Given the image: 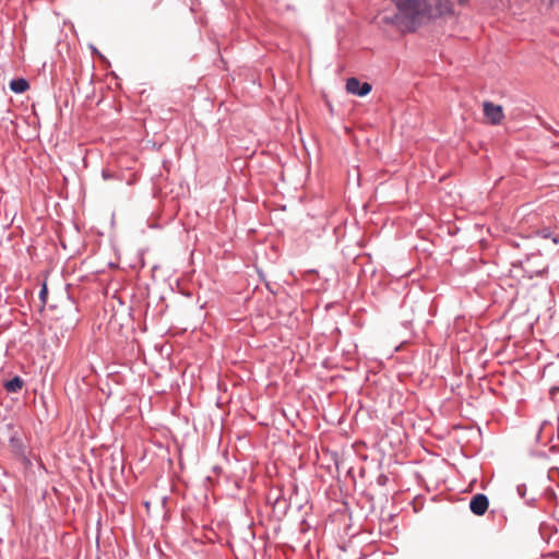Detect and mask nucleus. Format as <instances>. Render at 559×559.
I'll use <instances>...</instances> for the list:
<instances>
[{
    "instance_id": "nucleus-8",
    "label": "nucleus",
    "mask_w": 559,
    "mask_h": 559,
    "mask_svg": "<svg viewBox=\"0 0 559 559\" xmlns=\"http://www.w3.org/2000/svg\"><path fill=\"white\" fill-rule=\"evenodd\" d=\"M47 294V288L46 286L43 287L41 292H40V297L44 298V296Z\"/></svg>"
},
{
    "instance_id": "nucleus-3",
    "label": "nucleus",
    "mask_w": 559,
    "mask_h": 559,
    "mask_svg": "<svg viewBox=\"0 0 559 559\" xmlns=\"http://www.w3.org/2000/svg\"><path fill=\"white\" fill-rule=\"evenodd\" d=\"M346 91L358 96H366L371 91V85L367 82L360 83L356 78H349L346 82Z\"/></svg>"
},
{
    "instance_id": "nucleus-10",
    "label": "nucleus",
    "mask_w": 559,
    "mask_h": 559,
    "mask_svg": "<svg viewBox=\"0 0 559 559\" xmlns=\"http://www.w3.org/2000/svg\"><path fill=\"white\" fill-rule=\"evenodd\" d=\"M103 176H104L105 179L109 178V175H107L106 171L103 173Z\"/></svg>"
},
{
    "instance_id": "nucleus-1",
    "label": "nucleus",
    "mask_w": 559,
    "mask_h": 559,
    "mask_svg": "<svg viewBox=\"0 0 559 559\" xmlns=\"http://www.w3.org/2000/svg\"><path fill=\"white\" fill-rule=\"evenodd\" d=\"M396 12L383 11L380 23L391 25L401 32H414L420 20L428 13V0H391Z\"/></svg>"
},
{
    "instance_id": "nucleus-4",
    "label": "nucleus",
    "mask_w": 559,
    "mask_h": 559,
    "mask_svg": "<svg viewBox=\"0 0 559 559\" xmlns=\"http://www.w3.org/2000/svg\"><path fill=\"white\" fill-rule=\"evenodd\" d=\"M488 506V498L483 493L475 495L469 502L471 511L476 515H484Z\"/></svg>"
},
{
    "instance_id": "nucleus-9",
    "label": "nucleus",
    "mask_w": 559,
    "mask_h": 559,
    "mask_svg": "<svg viewBox=\"0 0 559 559\" xmlns=\"http://www.w3.org/2000/svg\"><path fill=\"white\" fill-rule=\"evenodd\" d=\"M459 3L464 5L467 3V0H459Z\"/></svg>"
},
{
    "instance_id": "nucleus-5",
    "label": "nucleus",
    "mask_w": 559,
    "mask_h": 559,
    "mask_svg": "<svg viewBox=\"0 0 559 559\" xmlns=\"http://www.w3.org/2000/svg\"><path fill=\"white\" fill-rule=\"evenodd\" d=\"M24 386V380L19 376H15L11 380H7L3 382V388L8 393H16L20 392Z\"/></svg>"
},
{
    "instance_id": "nucleus-7",
    "label": "nucleus",
    "mask_w": 559,
    "mask_h": 559,
    "mask_svg": "<svg viewBox=\"0 0 559 559\" xmlns=\"http://www.w3.org/2000/svg\"><path fill=\"white\" fill-rule=\"evenodd\" d=\"M439 10L441 14H452V5L449 1L441 2Z\"/></svg>"
},
{
    "instance_id": "nucleus-2",
    "label": "nucleus",
    "mask_w": 559,
    "mask_h": 559,
    "mask_svg": "<svg viewBox=\"0 0 559 559\" xmlns=\"http://www.w3.org/2000/svg\"><path fill=\"white\" fill-rule=\"evenodd\" d=\"M484 115L491 124H499L504 118L503 109L500 105L491 102L484 103Z\"/></svg>"
},
{
    "instance_id": "nucleus-6",
    "label": "nucleus",
    "mask_w": 559,
    "mask_h": 559,
    "mask_svg": "<svg viewBox=\"0 0 559 559\" xmlns=\"http://www.w3.org/2000/svg\"><path fill=\"white\" fill-rule=\"evenodd\" d=\"M29 84L25 79H15L10 82V88L14 93H24L28 90Z\"/></svg>"
}]
</instances>
